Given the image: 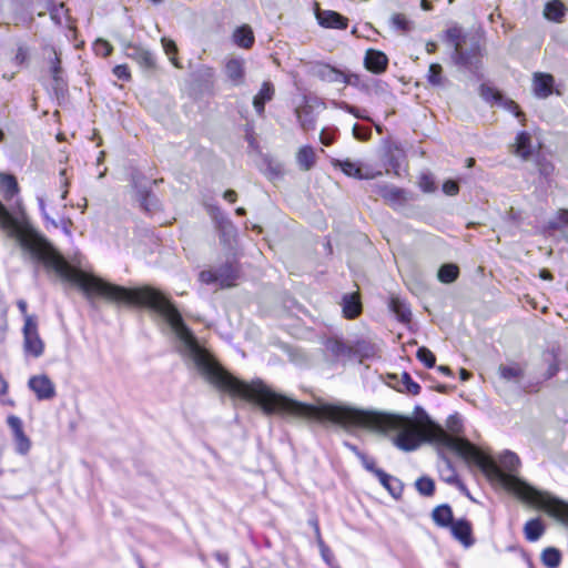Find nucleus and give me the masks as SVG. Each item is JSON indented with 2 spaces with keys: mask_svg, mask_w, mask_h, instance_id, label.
I'll list each match as a JSON object with an SVG mask.
<instances>
[{
  "mask_svg": "<svg viewBox=\"0 0 568 568\" xmlns=\"http://www.w3.org/2000/svg\"><path fill=\"white\" fill-rule=\"evenodd\" d=\"M333 165L335 168H339L344 174L351 178H356L359 180H369L374 179L375 175L369 172H363L359 163L353 162L349 159L346 160H333Z\"/></svg>",
  "mask_w": 568,
  "mask_h": 568,
  "instance_id": "11",
  "label": "nucleus"
},
{
  "mask_svg": "<svg viewBox=\"0 0 568 568\" xmlns=\"http://www.w3.org/2000/svg\"><path fill=\"white\" fill-rule=\"evenodd\" d=\"M224 199L230 201V202H235L236 201V192L233 191V190H227L226 192H224L223 194Z\"/></svg>",
  "mask_w": 568,
  "mask_h": 568,
  "instance_id": "53",
  "label": "nucleus"
},
{
  "mask_svg": "<svg viewBox=\"0 0 568 568\" xmlns=\"http://www.w3.org/2000/svg\"><path fill=\"white\" fill-rule=\"evenodd\" d=\"M443 191L447 195H456L459 191L457 182L448 180L443 184Z\"/></svg>",
  "mask_w": 568,
  "mask_h": 568,
  "instance_id": "43",
  "label": "nucleus"
},
{
  "mask_svg": "<svg viewBox=\"0 0 568 568\" xmlns=\"http://www.w3.org/2000/svg\"><path fill=\"white\" fill-rule=\"evenodd\" d=\"M399 392H407L412 395H417L420 390V386L412 379L407 373L402 374Z\"/></svg>",
  "mask_w": 568,
  "mask_h": 568,
  "instance_id": "32",
  "label": "nucleus"
},
{
  "mask_svg": "<svg viewBox=\"0 0 568 568\" xmlns=\"http://www.w3.org/2000/svg\"><path fill=\"white\" fill-rule=\"evenodd\" d=\"M287 414L321 423L329 422L345 428L395 430L397 434L393 439L394 445L405 452L417 449L423 442L449 448L466 463L477 466L493 485L500 486L530 505L546 510L564 525L568 520V503L536 489L518 477L520 460L515 453L506 450L496 460L467 439L449 435L442 426L435 424L420 407L416 408L418 419L415 420L407 416L362 410L343 405H308L287 397Z\"/></svg>",
  "mask_w": 568,
  "mask_h": 568,
  "instance_id": "1",
  "label": "nucleus"
},
{
  "mask_svg": "<svg viewBox=\"0 0 568 568\" xmlns=\"http://www.w3.org/2000/svg\"><path fill=\"white\" fill-rule=\"evenodd\" d=\"M448 427L454 433H458L459 432V426L457 425V420L454 417H452L448 420Z\"/></svg>",
  "mask_w": 568,
  "mask_h": 568,
  "instance_id": "55",
  "label": "nucleus"
},
{
  "mask_svg": "<svg viewBox=\"0 0 568 568\" xmlns=\"http://www.w3.org/2000/svg\"><path fill=\"white\" fill-rule=\"evenodd\" d=\"M39 205L45 221L50 223L53 227H58V223L53 219L49 217V215L45 213V205L42 199H39Z\"/></svg>",
  "mask_w": 568,
  "mask_h": 568,
  "instance_id": "49",
  "label": "nucleus"
},
{
  "mask_svg": "<svg viewBox=\"0 0 568 568\" xmlns=\"http://www.w3.org/2000/svg\"><path fill=\"white\" fill-rule=\"evenodd\" d=\"M381 195L390 202H400L404 200L403 191L395 186H385L381 191Z\"/></svg>",
  "mask_w": 568,
  "mask_h": 568,
  "instance_id": "33",
  "label": "nucleus"
},
{
  "mask_svg": "<svg viewBox=\"0 0 568 568\" xmlns=\"http://www.w3.org/2000/svg\"><path fill=\"white\" fill-rule=\"evenodd\" d=\"M224 73L227 80L239 87L245 82V61L241 58H231L225 62Z\"/></svg>",
  "mask_w": 568,
  "mask_h": 568,
  "instance_id": "8",
  "label": "nucleus"
},
{
  "mask_svg": "<svg viewBox=\"0 0 568 568\" xmlns=\"http://www.w3.org/2000/svg\"><path fill=\"white\" fill-rule=\"evenodd\" d=\"M554 78L550 74L536 73L534 75V93L538 98H546L552 92Z\"/></svg>",
  "mask_w": 568,
  "mask_h": 568,
  "instance_id": "16",
  "label": "nucleus"
},
{
  "mask_svg": "<svg viewBox=\"0 0 568 568\" xmlns=\"http://www.w3.org/2000/svg\"><path fill=\"white\" fill-rule=\"evenodd\" d=\"M564 14V6L561 2L554 0L545 7V17L549 20L558 21Z\"/></svg>",
  "mask_w": 568,
  "mask_h": 568,
  "instance_id": "30",
  "label": "nucleus"
},
{
  "mask_svg": "<svg viewBox=\"0 0 568 568\" xmlns=\"http://www.w3.org/2000/svg\"><path fill=\"white\" fill-rule=\"evenodd\" d=\"M19 192V186L16 178L10 174L0 173V193L6 201L13 199Z\"/></svg>",
  "mask_w": 568,
  "mask_h": 568,
  "instance_id": "18",
  "label": "nucleus"
},
{
  "mask_svg": "<svg viewBox=\"0 0 568 568\" xmlns=\"http://www.w3.org/2000/svg\"><path fill=\"white\" fill-rule=\"evenodd\" d=\"M23 346L27 354L39 357L43 354L44 344L38 333L36 316H28L23 325Z\"/></svg>",
  "mask_w": 568,
  "mask_h": 568,
  "instance_id": "2",
  "label": "nucleus"
},
{
  "mask_svg": "<svg viewBox=\"0 0 568 568\" xmlns=\"http://www.w3.org/2000/svg\"><path fill=\"white\" fill-rule=\"evenodd\" d=\"M104 156H105V152H104V151H101V152L99 153L98 159H97V164H98V165H100V164L103 162Z\"/></svg>",
  "mask_w": 568,
  "mask_h": 568,
  "instance_id": "63",
  "label": "nucleus"
},
{
  "mask_svg": "<svg viewBox=\"0 0 568 568\" xmlns=\"http://www.w3.org/2000/svg\"><path fill=\"white\" fill-rule=\"evenodd\" d=\"M275 90L271 82H263L258 93L253 99V106L258 115L264 113L265 103L274 97Z\"/></svg>",
  "mask_w": 568,
  "mask_h": 568,
  "instance_id": "14",
  "label": "nucleus"
},
{
  "mask_svg": "<svg viewBox=\"0 0 568 568\" xmlns=\"http://www.w3.org/2000/svg\"><path fill=\"white\" fill-rule=\"evenodd\" d=\"M419 185L425 192H433L435 190L433 180L426 175L422 178Z\"/></svg>",
  "mask_w": 568,
  "mask_h": 568,
  "instance_id": "46",
  "label": "nucleus"
},
{
  "mask_svg": "<svg viewBox=\"0 0 568 568\" xmlns=\"http://www.w3.org/2000/svg\"><path fill=\"white\" fill-rule=\"evenodd\" d=\"M335 105L338 106L339 109L347 111L348 113H352L356 118H363V115L358 113L356 108L347 104L346 102L335 103Z\"/></svg>",
  "mask_w": 568,
  "mask_h": 568,
  "instance_id": "47",
  "label": "nucleus"
},
{
  "mask_svg": "<svg viewBox=\"0 0 568 568\" xmlns=\"http://www.w3.org/2000/svg\"><path fill=\"white\" fill-rule=\"evenodd\" d=\"M44 54L47 55L51 67L50 72L51 77L54 81V89L55 90H62L64 85L63 81V71L60 65V53L53 48V47H45L44 48Z\"/></svg>",
  "mask_w": 568,
  "mask_h": 568,
  "instance_id": "10",
  "label": "nucleus"
},
{
  "mask_svg": "<svg viewBox=\"0 0 568 568\" xmlns=\"http://www.w3.org/2000/svg\"><path fill=\"white\" fill-rule=\"evenodd\" d=\"M531 138L527 132H521L516 139V154L527 159L532 153Z\"/></svg>",
  "mask_w": 568,
  "mask_h": 568,
  "instance_id": "23",
  "label": "nucleus"
},
{
  "mask_svg": "<svg viewBox=\"0 0 568 568\" xmlns=\"http://www.w3.org/2000/svg\"><path fill=\"white\" fill-rule=\"evenodd\" d=\"M113 74L121 80H129L131 78L129 68L126 64H119L114 67Z\"/></svg>",
  "mask_w": 568,
  "mask_h": 568,
  "instance_id": "42",
  "label": "nucleus"
},
{
  "mask_svg": "<svg viewBox=\"0 0 568 568\" xmlns=\"http://www.w3.org/2000/svg\"><path fill=\"white\" fill-rule=\"evenodd\" d=\"M321 142L324 145H331L333 143V136L326 134L324 131L321 133Z\"/></svg>",
  "mask_w": 568,
  "mask_h": 568,
  "instance_id": "54",
  "label": "nucleus"
},
{
  "mask_svg": "<svg viewBox=\"0 0 568 568\" xmlns=\"http://www.w3.org/2000/svg\"><path fill=\"white\" fill-rule=\"evenodd\" d=\"M335 105L338 106L339 109L347 111L348 113H352L356 118H363V115L358 113L356 108L347 104L346 102L335 103Z\"/></svg>",
  "mask_w": 568,
  "mask_h": 568,
  "instance_id": "48",
  "label": "nucleus"
},
{
  "mask_svg": "<svg viewBox=\"0 0 568 568\" xmlns=\"http://www.w3.org/2000/svg\"><path fill=\"white\" fill-rule=\"evenodd\" d=\"M420 7H422L424 10H426V11H428V10H430V9H432V4H430V2H429L428 0H422V2H420Z\"/></svg>",
  "mask_w": 568,
  "mask_h": 568,
  "instance_id": "60",
  "label": "nucleus"
},
{
  "mask_svg": "<svg viewBox=\"0 0 568 568\" xmlns=\"http://www.w3.org/2000/svg\"><path fill=\"white\" fill-rule=\"evenodd\" d=\"M326 347L336 357L347 356L351 353V348L338 339H329Z\"/></svg>",
  "mask_w": 568,
  "mask_h": 568,
  "instance_id": "31",
  "label": "nucleus"
},
{
  "mask_svg": "<svg viewBox=\"0 0 568 568\" xmlns=\"http://www.w3.org/2000/svg\"><path fill=\"white\" fill-rule=\"evenodd\" d=\"M447 38L454 45L453 59L456 64L463 67H471L473 62L470 57L463 49V31L458 27H453L447 30Z\"/></svg>",
  "mask_w": 568,
  "mask_h": 568,
  "instance_id": "5",
  "label": "nucleus"
},
{
  "mask_svg": "<svg viewBox=\"0 0 568 568\" xmlns=\"http://www.w3.org/2000/svg\"><path fill=\"white\" fill-rule=\"evenodd\" d=\"M438 371L442 372L445 375H452V371L448 366H439Z\"/></svg>",
  "mask_w": 568,
  "mask_h": 568,
  "instance_id": "61",
  "label": "nucleus"
},
{
  "mask_svg": "<svg viewBox=\"0 0 568 568\" xmlns=\"http://www.w3.org/2000/svg\"><path fill=\"white\" fill-rule=\"evenodd\" d=\"M557 371H558V366H557V364H556V363L550 364V366H549V368H548L547 378H550V377H552L554 375H556Z\"/></svg>",
  "mask_w": 568,
  "mask_h": 568,
  "instance_id": "56",
  "label": "nucleus"
},
{
  "mask_svg": "<svg viewBox=\"0 0 568 568\" xmlns=\"http://www.w3.org/2000/svg\"><path fill=\"white\" fill-rule=\"evenodd\" d=\"M234 42L244 49H248L254 43L253 30L250 26L244 24L235 29L233 33Z\"/></svg>",
  "mask_w": 568,
  "mask_h": 568,
  "instance_id": "19",
  "label": "nucleus"
},
{
  "mask_svg": "<svg viewBox=\"0 0 568 568\" xmlns=\"http://www.w3.org/2000/svg\"><path fill=\"white\" fill-rule=\"evenodd\" d=\"M296 160H297L298 166L302 170L308 171L315 163L314 150L307 145L301 148L297 152Z\"/></svg>",
  "mask_w": 568,
  "mask_h": 568,
  "instance_id": "25",
  "label": "nucleus"
},
{
  "mask_svg": "<svg viewBox=\"0 0 568 568\" xmlns=\"http://www.w3.org/2000/svg\"><path fill=\"white\" fill-rule=\"evenodd\" d=\"M353 134L358 140H365L369 135V133L367 131H365V132L361 131L359 126L357 124H355L353 128Z\"/></svg>",
  "mask_w": 568,
  "mask_h": 568,
  "instance_id": "51",
  "label": "nucleus"
},
{
  "mask_svg": "<svg viewBox=\"0 0 568 568\" xmlns=\"http://www.w3.org/2000/svg\"><path fill=\"white\" fill-rule=\"evenodd\" d=\"M442 67L438 63H433L429 65L428 70V81L434 85L442 84Z\"/></svg>",
  "mask_w": 568,
  "mask_h": 568,
  "instance_id": "38",
  "label": "nucleus"
},
{
  "mask_svg": "<svg viewBox=\"0 0 568 568\" xmlns=\"http://www.w3.org/2000/svg\"><path fill=\"white\" fill-rule=\"evenodd\" d=\"M236 278L237 271L231 264H225L214 271L207 270L200 273L201 282L205 284L216 283L221 287L233 286Z\"/></svg>",
  "mask_w": 568,
  "mask_h": 568,
  "instance_id": "3",
  "label": "nucleus"
},
{
  "mask_svg": "<svg viewBox=\"0 0 568 568\" xmlns=\"http://www.w3.org/2000/svg\"><path fill=\"white\" fill-rule=\"evenodd\" d=\"M459 375H460L462 381H467L470 377V373L468 371H466L465 368L460 369Z\"/></svg>",
  "mask_w": 568,
  "mask_h": 568,
  "instance_id": "59",
  "label": "nucleus"
},
{
  "mask_svg": "<svg viewBox=\"0 0 568 568\" xmlns=\"http://www.w3.org/2000/svg\"><path fill=\"white\" fill-rule=\"evenodd\" d=\"M541 560L548 568H557L561 560V555L558 549L549 547L541 554Z\"/></svg>",
  "mask_w": 568,
  "mask_h": 568,
  "instance_id": "28",
  "label": "nucleus"
},
{
  "mask_svg": "<svg viewBox=\"0 0 568 568\" xmlns=\"http://www.w3.org/2000/svg\"><path fill=\"white\" fill-rule=\"evenodd\" d=\"M316 18L318 23L325 28H347V19L335 11H318Z\"/></svg>",
  "mask_w": 568,
  "mask_h": 568,
  "instance_id": "13",
  "label": "nucleus"
},
{
  "mask_svg": "<svg viewBox=\"0 0 568 568\" xmlns=\"http://www.w3.org/2000/svg\"><path fill=\"white\" fill-rule=\"evenodd\" d=\"M161 43H162L164 52L170 57L171 62L175 67L180 68L179 62H178V60L175 58V54L178 52V48H176L175 42L173 40H171V39L162 38L161 39Z\"/></svg>",
  "mask_w": 568,
  "mask_h": 568,
  "instance_id": "35",
  "label": "nucleus"
},
{
  "mask_svg": "<svg viewBox=\"0 0 568 568\" xmlns=\"http://www.w3.org/2000/svg\"><path fill=\"white\" fill-rule=\"evenodd\" d=\"M93 48L95 53L101 57H108L112 52V45L102 39H98Z\"/></svg>",
  "mask_w": 568,
  "mask_h": 568,
  "instance_id": "39",
  "label": "nucleus"
},
{
  "mask_svg": "<svg viewBox=\"0 0 568 568\" xmlns=\"http://www.w3.org/2000/svg\"><path fill=\"white\" fill-rule=\"evenodd\" d=\"M509 109L515 113L517 118L521 115V112L519 111L518 105L515 102H509Z\"/></svg>",
  "mask_w": 568,
  "mask_h": 568,
  "instance_id": "58",
  "label": "nucleus"
},
{
  "mask_svg": "<svg viewBox=\"0 0 568 568\" xmlns=\"http://www.w3.org/2000/svg\"><path fill=\"white\" fill-rule=\"evenodd\" d=\"M540 277L544 278V280H551L552 278L551 274L548 271H545V270L541 271Z\"/></svg>",
  "mask_w": 568,
  "mask_h": 568,
  "instance_id": "62",
  "label": "nucleus"
},
{
  "mask_svg": "<svg viewBox=\"0 0 568 568\" xmlns=\"http://www.w3.org/2000/svg\"><path fill=\"white\" fill-rule=\"evenodd\" d=\"M341 83H346L354 87H362V79L358 74H344V80Z\"/></svg>",
  "mask_w": 568,
  "mask_h": 568,
  "instance_id": "44",
  "label": "nucleus"
},
{
  "mask_svg": "<svg viewBox=\"0 0 568 568\" xmlns=\"http://www.w3.org/2000/svg\"><path fill=\"white\" fill-rule=\"evenodd\" d=\"M28 59V49L24 47H19L14 57V61L17 64H22Z\"/></svg>",
  "mask_w": 568,
  "mask_h": 568,
  "instance_id": "45",
  "label": "nucleus"
},
{
  "mask_svg": "<svg viewBox=\"0 0 568 568\" xmlns=\"http://www.w3.org/2000/svg\"><path fill=\"white\" fill-rule=\"evenodd\" d=\"M392 24L395 29L406 31L409 28V21L404 14L397 13L392 17Z\"/></svg>",
  "mask_w": 568,
  "mask_h": 568,
  "instance_id": "40",
  "label": "nucleus"
},
{
  "mask_svg": "<svg viewBox=\"0 0 568 568\" xmlns=\"http://www.w3.org/2000/svg\"><path fill=\"white\" fill-rule=\"evenodd\" d=\"M417 358L425 364L427 367L435 365V355L426 347H419L416 354Z\"/></svg>",
  "mask_w": 568,
  "mask_h": 568,
  "instance_id": "36",
  "label": "nucleus"
},
{
  "mask_svg": "<svg viewBox=\"0 0 568 568\" xmlns=\"http://www.w3.org/2000/svg\"><path fill=\"white\" fill-rule=\"evenodd\" d=\"M314 527H315V532H316V536H317V542H318V546L321 548L322 557H323V559L326 562H329L331 554H329L328 548L325 546L324 541L321 538L320 527H318L317 523H314Z\"/></svg>",
  "mask_w": 568,
  "mask_h": 568,
  "instance_id": "41",
  "label": "nucleus"
},
{
  "mask_svg": "<svg viewBox=\"0 0 568 568\" xmlns=\"http://www.w3.org/2000/svg\"><path fill=\"white\" fill-rule=\"evenodd\" d=\"M417 490L424 496H432L435 490L434 481L428 477H422L416 481Z\"/></svg>",
  "mask_w": 568,
  "mask_h": 568,
  "instance_id": "34",
  "label": "nucleus"
},
{
  "mask_svg": "<svg viewBox=\"0 0 568 568\" xmlns=\"http://www.w3.org/2000/svg\"><path fill=\"white\" fill-rule=\"evenodd\" d=\"M524 532L529 541H536L544 534V526L540 520L531 519L526 523Z\"/></svg>",
  "mask_w": 568,
  "mask_h": 568,
  "instance_id": "26",
  "label": "nucleus"
},
{
  "mask_svg": "<svg viewBox=\"0 0 568 568\" xmlns=\"http://www.w3.org/2000/svg\"><path fill=\"white\" fill-rule=\"evenodd\" d=\"M450 528L453 537L458 540L465 548H469L475 544L473 537L471 524L466 519L455 520Z\"/></svg>",
  "mask_w": 568,
  "mask_h": 568,
  "instance_id": "9",
  "label": "nucleus"
},
{
  "mask_svg": "<svg viewBox=\"0 0 568 568\" xmlns=\"http://www.w3.org/2000/svg\"><path fill=\"white\" fill-rule=\"evenodd\" d=\"M349 448L361 458V460L363 463V466L367 470H369V471H372L373 474L376 475V477L379 479V481H381V484L383 486H388L389 481H396V479L394 477H392L390 475L386 474L382 469L376 468L374 460L368 458L367 456H365L361 452H358L356 447L349 446Z\"/></svg>",
  "mask_w": 568,
  "mask_h": 568,
  "instance_id": "15",
  "label": "nucleus"
},
{
  "mask_svg": "<svg viewBox=\"0 0 568 568\" xmlns=\"http://www.w3.org/2000/svg\"><path fill=\"white\" fill-rule=\"evenodd\" d=\"M70 225H71V221L68 220V221H62V230L63 232L70 236L71 235V231H70Z\"/></svg>",
  "mask_w": 568,
  "mask_h": 568,
  "instance_id": "57",
  "label": "nucleus"
},
{
  "mask_svg": "<svg viewBox=\"0 0 568 568\" xmlns=\"http://www.w3.org/2000/svg\"><path fill=\"white\" fill-rule=\"evenodd\" d=\"M568 224V210L561 209L557 212L556 219L549 221V227L557 230Z\"/></svg>",
  "mask_w": 568,
  "mask_h": 568,
  "instance_id": "37",
  "label": "nucleus"
},
{
  "mask_svg": "<svg viewBox=\"0 0 568 568\" xmlns=\"http://www.w3.org/2000/svg\"><path fill=\"white\" fill-rule=\"evenodd\" d=\"M28 386L39 400H48L55 396V386L45 374L30 377Z\"/></svg>",
  "mask_w": 568,
  "mask_h": 568,
  "instance_id": "4",
  "label": "nucleus"
},
{
  "mask_svg": "<svg viewBox=\"0 0 568 568\" xmlns=\"http://www.w3.org/2000/svg\"><path fill=\"white\" fill-rule=\"evenodd\" d=\"M297 120L303 128V130L308 131L314 129L315 119L313 116V112L310 106L298 108L296 110Z\"/></svg>",
  "mask_w": 568,
  "mask_h": 568,
  "instance_id": "27",
  "label": "nucleus"
},
{
  "mask_svg": "<svg viewBox=\"0 0 568 568\" xmlns=\"http://www.w3.org/2000/svg\"><path fill=\"white\" fill-rule=\"evenodd\" d=\"M458 276V267L455 264H445L438 271V280L443 283H452Z\"/></svg>",
  "mask_w": 568,
  "mask_h": 568,
  "instance_id": "29",
  "label": "nucleus"
},
{
  "mask_svg": "<svg viewBox=\"0 0 568 568\" xmlns=\"http://www.w3.org/2000/svg\"><path fill=\"white\" fill-rule=\"evenodd\" d=\"M343 313L347 318H355L362 311V304L357 294H346L343 297Z\"/></svg>",
  "mask_w": 568,
  "mask_h": 568,
  "instance_id": "20",
  "label": "nucleus"
},
{
  "mask_svg": "<svg viewBox=\"0 0 568 568\" xmlns=\"http://www.w3.org/2000/svg\"><path fill=\"white\" fill-rule=\"evenodd\" d=\"M17 306L19 308V311L21 312V314L23 315V320H24V324L27 323V317L28 316H31L30 314H28V304L24 300H19L17 302Z\"/></svg>",
  "mask_w": 568,
  "mask_h": 568,
  "instance_id": "50",
  "label": "nucleus"
},
{
  "mask_svg": "<svg viewBox=\"0 0 568 568\" xmlns=\"http://www.w3.org/2000/svg\"><path fill=\"white\" fill-rule=\"evenodd\" d=\"M388 59L385 53L378 50L369 49L366 51L364 64L368 71L382 73L386 70Z\"/></svg>",
  "mask_w": 568,
  "mask_h": 568,
  "instance_id": "12",
  "label": "nucleus"
},
{
  "mask_svg": "<svg viewBox=\"0 0 568 568\" xmlns=\"http://www.w3.org/2000/svg\"><path fill=\"white\" fill-rule=\"evenodd\" d=\"M436 44L435 43H427L426 49L427 52L432 53L435 51Z\"/></svg>",
  "mask_w": 568,
  "mask_h": 568,
  "instance_id": "64",
  "label": "nucleus"
},
{
  "mask_svg": "<svg viewBox=\"0 0 568 568\" xmlns=\"http://www.w3.org/2000/svg\"><path fill=\"white\" fill-rule=\"evenodd\" d=\"M389 307L400 322H409L412 316L410 310L399 297H392Z\"/></svg>",
  "mask_w": 568,
  "mask_h": 568,
  "instance_id": "24",
  "label": "nucleus"
},
{
  "mask_svg": "<svg viewBox=\"0 0 568 568\" xmlns=\"http://www.w3.org/2000/svg\"><path fill=\"white\" fill-rule=\"evenodd\" d=\"M432 518L440 527H450L455 521L452 508L448 505L437 506L432 513Z\"/></svg>",
  "mask_w": 568,
  "mask_h": 568,
  "instance_id": "21",
  "label": "nucleus"
},
{
  "mask_svg": "<svg viewBox=\"0 0 568 568\" xmlns=\"http://www.w3.org/2000/svg\"><path fill=\"white\" fill-rule=\"evenodd\" d=\"M392 495L395 496V491L399 488V481H389L388 486H384Z\"/></svg>",
  "mask_w": 568,
  "mask_h": 568,
  "instance_id": "52",
  "label": "nucleus"
},
{
  "mask_svg": "<svg viewBox=\"0 0 568 568\" xmlns=\"http://www.w3.org/2000/svg\"><path fill=\"white\" fill-rule=\"evenodd\" d=\"M498 372L500 377L509 383H519L524 377V371L518 364L500 365Z\"/></svg>",
  "mask_w": 568,
  "mask_h": 568,
  "instance_id": "22",
  "label": "nucleus"
},
{
  "mask_svg": "<svg viewBox=\"0 0 568 568\" xmlns=\"http://www.w3.org/2000/svg\"><path fill=\"white\" fill-rule=\"evenodd\" d=\"M124 54L135 61L141 68L153 69L155 67V60L152 53L145 48L128 42L123 44Z\"/></svg>",
  "mask_w": 568,
  "mask_h": 568,
  "instance_id": "6",
  "label": "nucleus"
},
{
  "mask_svg": "<svg viewBox=\"0 0 568 568\" xmlns=\"http://www.w3.org/2000/svg\"><path fill=\"white\" fill-rule=\"evenodd\" d=\"M314 74L328 83H341L344 80V73L328 64H317Z\"/></svg>",
  "mask_w": 568,
  "mask_h": 568,
  "instance_id": "17",
  "label": "nucleus"
},
{
  "mask_svg": "<svg viewBox=\"0 0 568 568\" xmlns=\"http://www.w3.org/2000/svg\"><path fill=\"white\" fill-rule=\"evenodd\" d=\"M7 423L13 432V439L16 444V450L20 455H27L31 448V442L23 432L22 422L19 417L11 415L8 417Z\"/></svg>",
  "mask_w": 568,
  "mask_h": 568,
  "instance_id": "7",
  "label": "nucleus"
}]
</instances>
